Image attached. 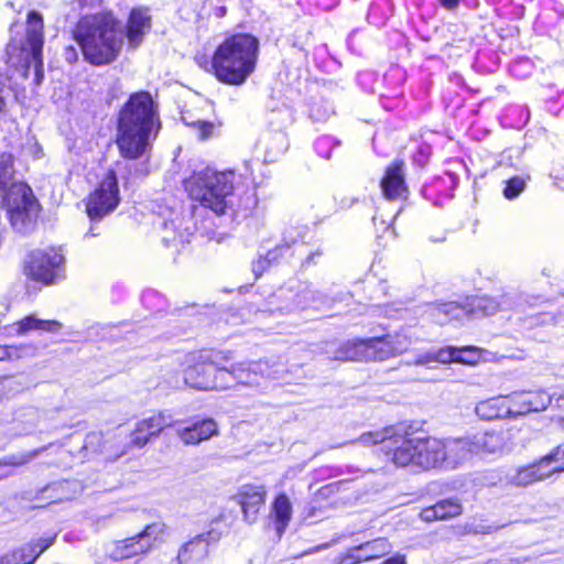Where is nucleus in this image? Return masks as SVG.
<instances>
[{
  "mask_svg": "<svg viewBox=\"0 0 564 564\" xmlns=\"http://www.w3.org/2000/svg\"><path fill=\"white\" fill-rule=\"evenodd\" d=\"M160 130L152 96L147 91L132 94L118 116L116 143L120 155L127 160L148 155Z\"/></svg>",
  "mask_w": 564,
  "mask_h": 564,
  "instance_id": "nucleus-1",
  "label": "nucleus"
},
{
  "mask_svg": "<svg viewBox=\"0 0 564 564\" xmlns=\"http://www.w3.org/2000/svg\"><path fill=\"white\" fill-rule=\"evenodd\" d=\"M282 371V366L268 361L240 362L231 369L203 361L185 369L184 381L198 390L226 389L234 382L261 387L267 379H283Z\"/></svg>",
  "mask_w": 564,
  "mask_h": 564,
  "instance_id": "nucleus-2",
  "label": "nucleus"
},
{
  "mask_svg": "<svg viewBox=\"0 0 564 564\" xmlns=\"http://www.w3.org/2000/svg\"><path fill=\"white\" fill-rule=\"evenodd\" d=\"M74 36L85 59L93 65L111 63L123 45L122 28L110 12L82 18L74 31Z\"/></svg>",
  "mask_w": 564,
  "mask_h": 564,
  "instance_id": "nucleus-3",
  "label": "nucleus"
},
{
  "mask_svg": "<svg viewBox=\"0 0 564 564\" xmlns=\"http://www.w3.org/2000/svg\"><path fill=\"white\" fill-rule=\"evenodd\" d=\"M259 57V40L247 33L226 37L215 50L212 69L226 85L240 86L254 73Z\"/></svg>",
  "mask_w": 564,
  "mask_h": 564,
  "instance_id": "nucleus-4",
  "label": "nucleus"
},
{
  "mask_svg": "<svg viewBox=\"0 0 564 564\" xmlns=\"http://www.w3.org/2000/svg\"><path fill=\"white\" fill-rule=\"evenodd\" d=\"M0 207L7 209L15 231L28 234L34 228L40 205L32 189L13 178V160L10 154L0 156Z\"/></svg>",
  "mask_w": 564,
  "mask_h": 564,
  "instance_id": "nucleus-5",
  "label": "nucleus"
},
{
  "mask_svg": "<svg viewBox=\"0 0 564 564\" xmlns=\"http://www.w3.org/2000/svg\"><path fill=\"white\" fill-rule=\"evenodd\" d=\"M357 442L365 446L379 445L387 460L397 467L414 466L427 469L429 437H417L394 427H386L364 433Z\"/></svg>",
  "mask_w": 564,
  "mask_h": 564,
  "instance_id": "nucleus-6",
  "label": "nucleus"
},
{
  "mask_svg": "<svg viewBox=\"0 0 564 564\" xmlns=\"http://www.w3.org/2000/svg\"><path fill=\"white\" fill-rule=\"evenodd\" d=\"M239 176L234 170L217 171L205 167L185 180L189 197L216 215H223L230 206V197Z\"/></svg>",
  "mask_w": 564,
  "mask_h": 564,
  "instance_id": "nucleus-7",
  "label": "nucleus"
},
{
  "mask_svg": "<svg viewBox=\"0 0 564 564\" xmlns=\"http://www.w3.org/2000/svg\"><path fill=\"white\" fill-rule=\"evenodd\" d=\"M413 344L412 337L405 333H397L384 337L356 339L344 344L335 354L337 360L369 361L386 360L406 351Z\"/></svg>",
  "mask_w": 564,
  "mask_h": 564,
  "instance_id": "nucleus-8",
  "label": "nucleus"
},
{
  "mask_svg": "<svg viewBox=\"0 0 564 564\" xmlns=\"http://www.w3.org/2000/svg\"><path fill=\"white\" fill-rule=\"evenodd\" d=\"M427 469H455L473 457L468 437L440 440L429 437Z\"/></svg>",
  "mask_w": 564,
  "mask_h": 564,
  "instance_id": "nucleus-9",
  "label": "nucleus"
},
{
  "mask_svg": "<svg viewBox=\"0 0 564 564\" xmlns=\"http://www.w3.org/2000/svg\"><path fill=\"white\" fill-rule=\"evenodd\" d=\"M65 257L61 248L35 249L25 260V273L35 281L51 284L62 275Z\"/></svg>",
  "mask_w": 564,
  "mask_h": 564,
  "instance_id": "nucleus-10",
  "label": "nucleus"
},
{
  "mask_svg": "<svg viewBox=\"0 0 564 564\" xmlns=\"http://www.w3.org/2000/svg\"><path fill=\"white\" fill-rule=\"evenodd\" d=\"M43 19L32 11L28 15L25 41L21 47V62L25 73L34 68L36 83L40 84L43 78Z\"/></svg>",
  "mask_w": 564,
  "mask_h": 564,
  "instance_id": "nucleus-11",
  "label": "nucleus"
},
{
  "mask_svg": "<svg viewBox=\"0 0 564 564\" xmlns=\"http://www.w3.org/2000/svg\"><path fill=\"white\" fill-rule=\"evenodd\" d=\"M165 530L166 527L163 523H151L134 536L115 542L110 551V557L120 561L147 553L155 543L163 541Z\"/></svg>",
  "mask_w": 564,
  "mask_h": 564,
  "instance_id": "nucleus-12",
  "label": "nucleus"
},
{
  "mask_svg": "<svg viewBox=\"0 0 564 564\" xmlns=\"http://www.w3.org/2000/svg\"><path fill=\"white\" fill-rule=\"evenodd\" d=\"M120 202L118 180L113 171H109L88 196L86 210L91 220H100L112 213Z\"/></svg>",
  "mask_w": 564,
  "mask_h": 564,
  "instance_id": "nucleus-13",
  "label": "nucleus"
},
{
  "mask_svg": "<svg viewBox=\"0 0 564 564\" xmlns=\"http://www.w3.org/2000/svg\"><path fill=\"white\" fill-rule=\"evenodd\" d=\"M482 360V350L476 346L454 347L447 346L436 350H429L420 354L414 364L429 365L431 362L448 364L458 362L464 365H477Z\"/></svg>",
  "mask_w": 564,
  "mask_h": 564,
  "instance_id": "nucleus-14",
  "label": "nucleus"
},
{
  "mask_svg": "<svg viewBox=\"0 0 564 564\" xmlns=\"http://www.w3.org/2000/svg\"><path fill=\"white\" fill-rule=\"evenodd\" d=\"M509 395L514 419L532 412H542L552 404V398L544 389L520 390Z\"/></svg>",
  "mask_w": 564,
  "mask_h": 564,
  "instance_id": "nucleus-15",
  "label": "nucleus"
},
{
  "mask_svg": "<svg viewBox=\"0 0 564 564\" xmlns=\"http://www.w3.org/2000/svg\"><path fill=\"white\" fill-rule=\"evenodd\" d=\"M62 328V323L56 319H42L35 314H30L15 323L3 326L2 334L6 337H22L31 332L56 334Z\"/></svg>",
  "mask_w": 564,
  "mask_h": 564,
  "instance_id": "nucleus-16",
  "label": "nucleus"
},
{
  "mask_svg": "<svg viewBox=\"0 0 564 564\" xmlns=\"http://www.w3.org/2000/svg\"><path fill=\"white\" fill-rule=\"evenodd\" d=\"M267 491L263 486L243 485L234 496V500L241 507L243 520L254 523L265 501Z\"/></svg>",
  "mask_w": 564,
  "mask_h": 564,
  "instance_id": "nucleus-17",
  "label": "nucleus"
},
{
  "mask_svg": "<svg viewBox=\"0 0 564 564\" xmlns=\"http://www.w3.org/2000/svg\"><path fill=\"white\" fill-rule=\"evenodd\" d=\"M172 424L171 415L163 412L143 419L135 424L134 430L131 432L130 444L141 448L145 446L152 437L158 436L162 430Z\"/></svg>",
  "mask_w": 564,
  "mask_h": 564,
  "instance_id": "nucleus-18",
  "label": "nucleus"
},
{
  "mask_svg": "<svg viewBox=\"0 0 564 564\" xmlns=\"http://www.w3.org/2000/svg\"><path fill=\"white\" fill-rule=\"evenodd\" d=\"M392 545L384 538L375 539L350 549L344 556L341 564H357L371 561L391 552Z\"/></svg>",
  "mask_w": 564,
  "mask_h": 564,
  "instance_id": "nucleus-19",
  "label": "nucleus"
},
{
  "mask_svg": "<svg viewBox=\"0 0 564 564\" xmlns=\"http://www.w3.org/2000/svg\"><path fill=\"white\" fill-rule=\"evenodd\" d=\"M470 441L471 454H502L508 451L507 435L502 431L478 433Z\"/></svg>",
  "mask_w": 564,
  "mask_h": 564,
  "instance_id": "nucleus-20",
  "label": "nucleus"
},
{
  "mask_svg": "<svg viewBox=\"0 0 564 564\" xmlns=\"http://www.w3.org/2000/svg\"><path fill=\"white\" fill-rule=\"evenodd\" d=\"M218 433V425L213 419L196 421L189 425H177L176 434L186 445H196Z\"/></svg>",
  "mask_w": 564,
  "mask_h": 564,
  "instance_id": "nucleus-21",
  "label": "nucleus"
},
{
  "mask_svg": "<svg viewBox=\"0 0 564 564\" xmlns=\"http://www.w3.org/2000/svg\"><path fill=\"white\" fill-rule=\"evenodd\" d=\"M151 29V17L149 10L145 8H137L130 12L126 36L128 40V46L130 48H137L142 42L144 35Z\"/></svg>",
  "mask_w": 564,
  "mask_h": 564,
  "instance_id": "nucleus-22",
  "label": "nucleus"
},
{
  "mask_svg": "<svg viewBox=\"0 0 564 564\" xmlns=\"http://www.w3.org/2000/svg\"><path fill=\"white\" fill-rule=\"evenodd\" d=\"M476 414L482 420L512 419L510 395H498L482 400L476 404Z\"/></svg>",
  "mask_w": 564,
  "mask_h": 564,
  "instance_id": "nucleus-23",
  "label": "nucleus"
},
{
  "mask_svg": "<svg viewBox=\"0 0 564 564\" xmlns=\"http://www.w3.org/2000/svg\"><path fill=\"white\" fill-rule=\"evenodd\" d=\"M383 195L389 200L401 199L406 193L404 184L403 163L395 162L390 165L381 181Z\"/></svg>",
  "mask_w": 564,
  "mask_h": 564,
  "instance_id": "nucleus-24",
  "label": "nucleus"
},
{
  "mask_svg": "<svg viewBox=\"0 0 564 564\" xmlns=\"http://www.w3.org/2000/svg\"><path fill=\"white\" fill-rule=\"evenodd\" d=\"M427 313L434 323L444 325L452 321H459L466 317L467 308L465 302L434 303L429 306Z\"/></svg>",
  "mask_w": 564,
  "mask_h": 564,
  "instance_id": "nucleus-25",
  "label": "nucleus"
},
{
  "mask_svg": "<svg viewBox=\"0 0 564 564\" xmlns=\"http://www.w3.org/2000/svg\"><path fill=\"white\" fill-rule=\"evenodd\" d=\"M292 513L293 508L289 497L285 494L278 495L272 502L270 514L279 536L285 532L292 519Z\"/></svg>",
  "mask_w": 564,
  "mask_h": 564,
  "instance_id": "nucleus-26",
  "label": "nucleus"
},
{
  "mask_svg": "<svg viewBox=\"0 0 564 564\" xmlns=\"http://www.w3.org/2000/svg\"><path fill=\"white\" fill-rule=\"evenodd\" d=\"M462 511V505L457 500L446 499L438 501L430 508L423 509L421 511V519L426 522L445 520L459 516Z\"/></svg>",
  "mask_w": 564,
  "mask_h": 564,
  "instance_id": "nucleus-27",
  "label": "nucleus"
},
{
  "mask_svg": "<svg viewBox=\"0 0 564 564\" xmlns=\"http://www.w3.org/2000/svg\"><path fill=\"white\" fill-rule=\"evenodd\" d=\"M209 543L200 535L186 542L178 551L180 564H192L205 558L208 554Z\"/></svg>",
  "mask_w": 564,
  "mask_h": 564,
  "instance_id": "nucleus-28",
  "label": "nucleus"
},
{
  "mask_svg": "<svg viewBox=\"0 0 564 564\" xmlns=\"http://www.w3.org/2000/svg\"><path fill=\"white\" fill-rule=\"evenodd\" d=\"M550 477L541 459L529 465L518 468L513 474L508 475L509 481L517 486H528L535 481Z\"/></svg>",
  "mask_w": 564,
  "mask_h": 564,
  "instance_id": "nucleus-29",
  "label": "nucleus"
},
{
  "mask_svg": "<svg viewBox=\"0 0 564 564\" xmlns=\"http://www.w3.org/2000/svg\"><path fill=\"white\" fill-rule=\"evenodd\" d=\"M465 306L467 316H481L495 314L500 308H505L507 303L506 301L498 302L494 297L474 296L466 299Z\"/></svg>",
  "mask_w": 564,
  "mask_h": 564,
  "instance_id": "nucleus-30",
  "label": "nucleus"
},
{
  "mask_svg": "<svg viewBox=\"0 0 564 564\" xmlns=\"http://www.w3.org/2000/svg\"><path fill=\"white\" fill-rule=\"evenodd\" d=\"M182 219L175 217L163 223L162 240L165 246H180L188 242V237L192 235L189 228L181 229Z\"/></svg>",
  "mask_w": 564,
  "mask_h": 564,
  "instance_id": "nucleus-31",
  "label": "nucleus"
},
{
  "mask_svg": "<svg viewBox=\"0 0 564 564\" xmlns=\"http://www.w3.org/2000/svg\"><path fill=\"white\" fill-rule=\"evenodd\" d=\"M39 346L35 343H20L15 345H0V361H15L37 356Z\"/></svg>",
  "mask_w": 564,
  "mask_h": 564,
  "instance_id": "nucleus-32",
  "label": "nucleus"
},
{
  "mask_svg": "<svg viewBox=\"0 0 564 564\" xmlns=\"http://www.w3.org/2000/svg\"><path fill=\"white\" fill-rule=\"evenodd\" d=\"M324 304V296L317 291L313 290L310 285H304L299 290L293 300V305L290 310H319Z\"/></svg>",
  "mask_w": 564,
  "mask_h": 564,
  "instance_id": "nucleus-33",
  "label": "nucleus"
},
{
  "mask_svg": "<svg viewBox=\"0 0 564 564\" xmlns=\"http://www.w3.org/2000/svg\"><path fill=\"white\" fill-rule=\"evenodd\" d=\"M39 451L26 452L21 454H12L0 459V480L9 478L14 475L15 467L22 466L31 462Z\"/></svg>",
  "mask_w": 564,
  "mask_h": 564,
  "instance_id": "nucleus-34",
  "label": "nucleus"
},
{
  "mask_svg": "<svg viewBox=\"0 0 564 564\" xmlns=\"http://www.w3.org/2000/svg\"><path fill=\"white\" fill-rule=\"evenodd\" d=\"M296 237H290V239L285 240L284 243H281L274 249L268 251L264 258H260L257 262H254L253 272L256 275H261L269 264L276 262L279 258L282 257L291 248V246L296 242Z\"/></svg>",
  "mask_w": 564,
  "mask_h": 564,
  "instance_id": "nucleus-35",
  "label": "nucleus"
},
{
  "mask_svg": "<svg viewBox=\"0 0 564 564\" xmlns=\"http://www.w3.org/2000/svg\"><path fill=\"white\" fill-rule=\"evenodd\" d=\"M230 521L225 513H220L209 522L207 531L200 535L212 545L216 544L225 534L229 532Z\"/></svg>",
  "mask_w": 564,
  "mask_h": 564,
  "instance_id": "nucleus-36",
  "label": "nucleus"
},
{
  "mask_svg": "<svg viewBox=\"0 0 564 564\" xmlns=\"http://www.w3.org/2000/svg\"><path fill=\"white\" fill-rule=\"evenodd\" d=\"M288 137L283 131H276L268 135L265 160L274 161L288 149Z\"/></svg>",
  "mask_w": 564,
  "mask_h": 564,
  "instance_id": "nucleus-37",
  "label": "nucleus"
},
{
  "mask_svg": "<svg viewBox=\"0 0 564 564\" xmlns=\"http://www.w3.org/2000/svg\"><path fill=\"white\" fill-rule=\"evenodd\" d=\"M549 476L564 470V443L554 448L551 453L541 458Z\"/></svg>",
  "mask_w": 564,
  "mask_h": 564,
  "instance_id": "nucleus-38",
  "label": "nucleus"
},
{
  "mask_svg": "<svg viewBox=\"0 0 564 564\" xmlns=\"http://www.w3.org/2000/svg\"><path fill=\"white\" fill-rule=\"evenodd\" d=\"M183 121L188 128L192 129L193 133H195L196 137L202 141L210 139L215 134L216 126L210 121H206V120L191 121L185 116L183 117Z\"/></svg>",
  "mask_w": 564,
  "mask_h": 564,
  "instance_id": "nucleus-39",
  "label": "nucleus"
},
{
  "mask_svg": "<svg viewBox=\"0 0 564 564\" xmlns=\"http://www.w3.org/2000/svg\"><path fill=\"white\" fill-rule=\"evenodd\" d=\"M36 555L29 554L25 546L12 550L0 557V564H33Z\"/></svg>",
  "mask_w": 564,
  "mask_h": 564,
  "instance_id": "nucleus-40",
  "label": "nucleus"
},
{
  "mask_svg": "<svg viewBox=\"0 0 564 564\" xmlns=\"http://www.w3.org/2000/svg\"><path fill=\"white\" fill-rule=\"evenodd\" d=\"M56 536V533L47 534L40 538L36 542L26 544L24 546L29 554L33 553L36 555L37 558L45 550H47L51 545L54 544Z\"/></svg>",
  "mask_w": 564,
  "mask_h": 564,
  "instance_id": "nucleus-41",
  "label": "nucleus"
},
{
  "mask_svg": "<svg viewBox=\"0 0 564 564\" xmlns=\"http://www.w3.org/2000/svg\"><path fill=\"white\" fill-rule=\"evenodd\" d=\"M527 182L524 178L520 176H514L507 182V185L503 189V196L507 199L517 198L525 188Z\"/></svg>",
  "mask_w": 564,
  "mask_h": 564,
  "instance_id": "nucleus-42",
  "label": "nucleus"
},
{
  "mask_svg": "<svg viewBox=\"0 0 564 564\" xmlns=\"http://www.w3.org/2000/svg\"><path fill=\"white\" fill-rule=\"evenodd\" d=\"M334 113L333 105L328 101L315 102L311 107V117L315 121H325Z\"/></svg>",
  "mask_w": 564,
  "mask_h": 564,
  "instance_id": "nucleus-43",
  "label": "nucleus"
},
{
  "mask_svg": "<svg viewBox=\"0 0 564 564\" xmlns=\"http://www.w3.org/2000/svg\"><path fill=\"white\" fill-rule=\"evenodd\" d=\"M502 525H494V524H486V523H470L466 527V530L468 533L474 534H490L498 529H500Z\"/></svg>",
  "mask_w": 564,
  "mask_h": 564,
  "instance_id": "nucleus-44",
  "label": "nucleus"
},
{
  "mask_svg": "<svg viewBox=\"0 0 564 564\" xmlns=\"http://www.w3.org/2000/svg\"><path fill=\"white\" fill-rule=\"evenodd\" d=\"M333 139L329 137H321L315 142V150L322 158L330 156L329 148L333 145Z\"/></svg>",
  "mask_w": 564,
  "mask_h": 564,
  "instance_id": "nucleus-45",
  "label": "nucleus"
},
{
  "mask_svg": "<svg viewBox=\"0 0 564 564\" xmlns=\"http://www.w3.org/2000/svg\"><path fill=\"white\" fill-rule=\"evenodd\" d=\"M550 397L552 398V404L556 409L564 411V390L554 391L550 393Z\"/></svg>",
  "mask_w": 564,
  "mask_h": 564,
  "instance_id": "nucleus-46",
  "label": "nucleus"
},
{
  "mask_svg": "<svg viewBox=\"0 0 564 564\" xmlns=\"http://www.w3.org/2000/svg\"><path fill=\"white\" fill-rule=\"evenodd\" d=\"M9 96V91L2 87H0V117L7 111V97Z\"/></svg>",
  "mask_w": 564,
  "mask_h": 564,
  "instance_id": "nucleus-47",
  "label": "nucleus"
},
{
  "mask_svg": "<svg viewBox=\"0 0 564 564\" xmlns=\"http://www.w3.org/2000/svg\"><path fill=\"white\" fill-rule=\"evenodd\" d=\"M65 58L69 62V63H73L75 61H77V51L75 47L73 46H68L65 48Z\"/></svg>",
  "mask_w": 564,
  "mask_h": 564,
  "instance_id": "nucleus-48",
  "label": "nucleus"
},
{
  "mask_svg": "<svg viewBox=\"0 0 564 564\" xmlns=\"http://www.w3.org/2000/svg\"><path fill=\"white\" fill-rule=\"evenodd\" d=\"M440 2L444 8L448 10H453L458 6V0H440Z\"/></svg>",
  "mask_w": 564,
  "mask_h": 564,
  "instance_id": "nucleus-49",
  "label": "nucleus"
},
{
  "mask_svg": "<svg viewBox=\"0 0 564 564\" xmlns=\"http://www.w3.org/2000/svg\"><path fill=\"white\" fill-rule=\"evenodd\" d=\"M68 485H69V484H68L67 481H63V482H59V484L54 485V486H52V487H47V488H46V491H48V490H55V489H57V488L63 489L64 487H67Z\"/></svg>",
  "mask_w": 564,
  "mask_h": 564,
  "instance_id": "nucleus-50",
  "label": "nucleus"
},
{
  "mask_svg": "<svg viewBox=\"0 0 564 564\" xmlns=\"http://www.w3.org/2000/svg\"><path fill=\"white\" fill-rule=\"evenodd\" d=\"M85 6H91L96 2H99L100 0H79Z\"/></svg>",
  "mask_w": 564,
  "mask_h": 564,
  "instance_id": "nucleus-51",
  "label": "nucleus"
},
{
  "mask_svg": "<svg viewBox=\"0 0 564 564\" xmlns=\"http://www.w3.org/2000/svg\"><path fill=\"white\" fill-rule=\"evenodd\" d=\"M97 437H98V436H97V435H95V434L89 435V436H88V440H87V442H86V444H85V448H87V447H88V443H89V442H91V440H93V438H97Z\"/></svg>",
  "mask_w": 564,
  "mask_h": 564,
  "instance_id": "nucleus-52",
  "label": "nucleus"
},
{
  "mask_svg": "<svg viewBox=\"0 0 564 564\" xmlns=\"http://www.w3.org/2000/svg\"><path fill=\"white\" fill-rule=\"evenodd\" d=\"M558 424L564 430V416L558 419Z\"/></svg>",
  "mask_w": 564,
  "mask_h": 564,
  "instance_id": "nucleus-53",
  "label": "nucleus"
},
{
  "mask_svg": "<svg viewBox=\"0 0 564 564\" xmlns=\"http://www.w3.org/2000/svg\"><path fill=\"white\" fill-rule=\"evenodd\" d=\"M86 236H93V237H94V236H96V235L93 232V229H90V230L86 234Z\"/></svg>",
  "mask_w": 564,
  "mask_h": 564,
  "instance_id": "nucleus-54",
  "label": "nucleus"
},
{
  "mask_svg": "<svg viewBox=\"0 0 564 564\" xmlns=\"http://www.w3.org/2000/svg\"><path fill=\"white\" fill-rule=\"evenodd\" d=\"M12 50H13V47L11 45H9L8 46V54H10Z\"/></svg>",
  "mask_w": 564,
  "mask_h": 564,
  "instance_id": "nucleus-55",
  "label": "nucleus"
}]
</instances>
